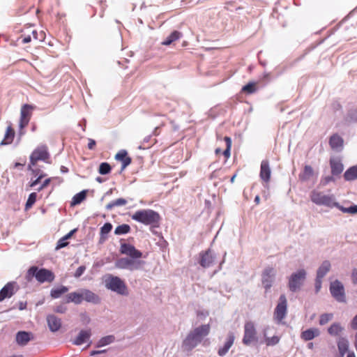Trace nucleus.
Instances as JSON below:
<instances>
[{
	"mask_svg": "<svg viewBox=\"0 0 357 357\" xmlns=\"http://www.w3.org/2000/svg\"><path fill=\"white\" fill-rule=\"evenodd\" d=\"M50 155L48 151V148L46 145H40L36 147L30 155V163L29 169L31 171V176L36 178H43L47 174L40 169L37 162L39 160H43L45 162H50Z\"/></svg>",
	"mask_w": 357,
	"mask_h": 357,
	"instance_id": "f257e3e1",
	"label": "nucleus"
},
{
	"mask_svg": "<svg viewBox=\"0 0 357 357\" xmlns=\"http://www.w3.org/2000/svg\"><path fill=\"white\" fill-rule=\"evenodd\" d=\"M210 331L211 325L209 324L200 325L191 330L183 341V350L192 351L202 342L203 339L210 333Z\"/></svg>",
	"mask_w": 357,
	"mask_h": 357,
	"instance_id": "f03ea898",
	"label": "nucleus"
},
{
	"mask_svg": "<svg viewBox=\"0 0 357 357\" xmlns=\"http://www.w3.org/2000/svg\"><path fill=\"white\" fill-rule=\"evenodd\" d=\"M131 218L146 225H156L159 223L160 216L158 212L153 210L142 209L133 213Z\"/></svg>",
	"mask_w": 357,
	"mask_h": 357,
	"instance_id": "7ed1b4c3",
	"label": "nucleus"
},
{
	"mask_svg": "<svg viewBox=\"0 0 357 357\" xmlns=\"http://www.w3.org/2000/svg\"><path fill=\"white\" fill-rule=\"evenodd\" d=\"M105 286L117 294L127 296L128 290L125 282L118 276L109 275L105 280Z\"/></svg>",
	"mask_w": 357,
	"mask_h": 357,
	"instance_id": "20e7f679",
	"label": "nucleus"
},
{
	"mask_svg": "<svg viewBox=\"0 0 357 357\" xmlns=\"http://www.w3.org/2000/svg\"><path fill=\"white\" fill-rule=\"evenodd\" d=\"M33 277L40 283L52 282L55 278L52 271L46 268L38 269L36 266H31L27 271L26 279L31 280Z\"/></svg>",
	"mask_w": 357,
	"mask_h": 357,
	"instance_id": "39448f33",
	"label": "nucleus"
},
{
	"mask_svg": "<svg viewBox=\"0 0 357 357\" xmlns=\"http://www.w3.org/2000/svg\"><path fill=\"white\" fill-rule=\"evenodd\" d=\"M310 196L311 201L317 205L329 208L338 207V203L335 201L333 195H325L317 190H314Z\"/></svg>",
	"mask_w": 357,
	"mask_h": 357,
	"instance_id": "423d86ee",
	"label": "nucleus"
},
{
	"mask_svg": "<svg viewBox=\"0 0 357 357\" xmlns=\"http://www.w3.org/2000/svg\"><path fill=\"white\" fill-rule=\"evenodd\" d=\"M36 106L29 104H24L20 109V118L19 121L20 134L24 133V129L28 126Z\"/></svg>",
	"mask_w": 357,
	"mask_h": 357,
	"instance_id": "0eeeda50",
	"label": "nucleus"
},
{
	"mask_svg": "<svg viewBox=\"0 0 357 357\" xmlns=\"http://www.w3.org/2000/svg\"><path fill=\"white\" fill-rule=\"evenodd\" d=\"M145 261L142 260H135L132 258H120L115 262V266L121 269H128L130 271L142 269Z\"/></svg>",
	"mask_w": 357,
	"mask_h": 357,
	"instance_id": "6e6552de",
	"label": "nucleus"
},
{
	"mask_svg": "<svg viewBox=\"0 0 357 357\" xmlns=\"http://www.w3.org/2000/svg\"><path fill=\"white\" fill-rule=\"evenodd\" d=\"M306 272L304 269H300L291 275L289 279V288L291 291H296L300 289L305 279Z\"/></svg>",
	"mask_w": 357,
	"mask_h": 357,
	"instance_id": "1a4fd4ad",
	"label": "nucleus"
},
{
	"mask_svg": "<svg viewBox=\"0 0 357 357\" xmlns=\"http://www.w3.org/2000/svg\"><path fill=\"white\" fill-rule=\"evenodd\" d=\"M257 341V331L255 324L252 321H247L244 326V336L243 343L250 345L252 342Z\"/></svg>",
	"mask_w": 357,
	"mask_h": 357,
	"instance_id": "9d476101",
	"label": "nucleus"
},
{
	"mask_svg": "<svg viewBox=\"0 0 357 357\" xmlns=\"http://www.w3.org/2000/svg\"><path fill=\"white\" fill-rule=\"evenodd\" d=\"M330 291L338 302L344 303L346 301L344 285L339 280H336L331 283Z\"/></svg>",
	"mask_w": 357,
	"mask_h": 357,
	"instance_id": "9b49d317",
	"label": "nucleus"
},
{
	"mask_svg": "<svg viewBox=\"0 0 357 357\" xmlns=\"http://www.w3.org/2000/svg\"><path fill=\"white\" fill-rule=\"evenodd\" d=\"M276 275V271L273 267L266 268L261 274V283L266 291L269 290L274 281Z\"/></svg>",
	"mask_w": 357,
	"mask_h": 357,
	"instance_id": "f8f14e48",
	"label": "nucleus"
},
{
	"mask_svg": "<svg viewBox=\"0 0 357 357\" xmlns=\"http://www.w3.org/2000/svg\"><path fill=\"white\" fill-rule=\"evenodd\" d=\"M287 309V301L286 296L282 294L280 296L279 303L277 305L275 312L274 317L278 322H280L286 316Z\"/></svg>",
	"mask_w": 357,
	"mask_h": 357,
	"instance_id": "ddd939ff",
	"label": "nucleus"
},
{
	"mask_svg": "<svg viewBox=\"0 0 357 357\" xmlns=\"http://www.w3.org/2000/svg\"><path fill=\"white\" fill-rule=\"evenodd\" d=\"M114 160L121 164L120 172L131 164L132 158L129 155L128 151L125 149L119 150L114 155Z\"/></svg>",
	"mask_w": 357,
	"mask_h": 357,
	"instance_id": "4468645a",
	"label": "nucleus"
},
{
	"mask_svg": "<svg viewBox=\"0 0 357 357\" xmlns=\"http://www.w3.org/2000/svg\"><path fill=\"white\" fill-rule=\"evenodd\" d=\"M91 329L81 330L77 336L72 341L73 344L77 346L88 342V346L91 344Z\"/></svg>",
	"mask_w": 357,
	"mask_h": 357,
	"instance_id": "2eb2a0df",
	"label": "nucleus"
},
{
	"mask_svg": "<svg viewBox=\"0 0 357 357\" xmlns=\"http://www.w3.org/2000/svg\"><path fill=\"white\" fill-rule=\"evenodd\" d=\"M17 290L16 282H8L0 291V302L10 298Z\"/></svg>",
	"mask_w": 357,
	"mask_h": 357,
	"instance_id": "dca6fc26",
	"label": "nucleus"
},
{
	"mask_svg": "<svg viewBox=\"0 0 357 357\" xmlns=\"http://www.w3.org/2000/svg\"><path fill=\"white\" fill-rule=\"evenodd\" d=\"M120 250L122 254L128 255L133 259H139L142 256V253L130 244H121Z\"/></svg>",
	"mask_w": 357,
	"mask_h": 357,
	"instance_id": "f3484780",
	"label": "nucleus"
},
{
	"mask_svg": "<svg viewBox=\"0 0 357 357\" xmlns=\"http://www.w3.org/2000/svg\"><path fill=\"white\" fill-rule=\"evenodd\" d=\"M330 167L331 169V174L335 176L340 175L344 170V165L341 158L339 157L331 158Z\"/></svg>",
	"mask_w": 357,
	"mask_h": 357,
	"instance_id": "a211bd4d",
	"label": "nucleus"
},
{
	"mask_svg": "<svg viewBox=\"0 0 357 357\" xmlns=\"http://www.w3.org/2000/svg\"><path fill=\"white\" fill-rule=\"evenodd\" d=\"M200 256V265L204 268H208L211 266L215 260V255L211 250H208L206 252H201Z\"/></svg>",
	"mask_w": 357,
	"mask_h": 357,
	"instance_id": "6ab92c4d",
	"label": "nucleus"
},
{
	"mask_svg": "<svg viewBox=\"0 0 357 357\" xmlns=\"http://www.w3.org/2000/svg\"><path fill=\"white\" fill-rule=\"evenodd\" d=\"M33 339V335L30 332L19 331L15 336L17 344L21 347L26 345L29 341Z\"/></svg>",
	"mask_w": 357,
	"mask_h": 357,
	"instance_id": "aec40b11",
	"label": "nucleus"
},
{
	"mask_svg": "<svg viewBox=\"0 0 357 357\" xmlns=\"http://www.w3.org/2000/svg\"><path fill=\"white\" fill-rule=\"evenodd\" d=\"M46 319L50 331L55 333L61 328V320L54 314L47 315Z\"/></svg>",
	"mask_w": 357,
	"mask_h": 357,
	"instance_id": "412c9836",
	"label": "nucleus"
},
{
	"mask_svg": "<svg viewBox=\"0 0 357 357\" xmlns=\"http://www.w3.org/2000/svg\"><path fill=\"white\" fill-rule=\"evenodd\" d=\"M320 334L319 330L316 328H311L304 331L301 334V337L305 341H309L318 337Z\"/></svg>",
	"mask_w": 357,
	"mask_h": 357,
	"instance_id": "4be33fe9",
	"label": "nucleus"
},
{
	"mask_svg": "<svg viewBox=\"0 0 357 357\" xmlns=\"http://www.w3.org/2000/svg\"><path fill=\"white\" fill-rule=\"evenodd\" d=\"M15 130L11 125H9L6 130V132L4 135L3 139L1 141V145H8L10 144L14 139L15 137Z\"/></svg>",
	"mask_w": 357,
	"mask_h": 357,
	"instance_id": "5701e85b",
	"label": "nucleus"
},
{
	"mask_svg": "<svg viewBox=\"0 0 357 357\" xmlns=\"http://www.w3.org/2000/svg\"><path fill=\"white\" fill-rule=\"evenodd\" d=\"M343 139L338 135H333L329 139V145L332 149L340 150L343 146Z\"/></svg>",
	"mask_w": 357,
	"mask_h": 357,
	"instance_id": "b1692460",
	"label": "nucleus"
},
{
	"mask_svg": "<svg viewBox=\"0 0 357 357\" xmlns=\"http://www.w3.org/2000/svg\"><path fill=\"white\" fill-rule=\"evenodd\" d=\"M84 301L93 304H99L100 303V297L93 293L92 291L85 289H84Z\"/></svg>",
	"mask_w": 357,
	"mask_h": 357,
	"instance_id": "393cba45",
	"label": "nucleus"
},
{
	"mask_svg": "<svg viewBox=\"0 0 357 357\" xmlns=\"http://www.w3.org/2000/svg\"><path fill=\"white\" fill-rule=\"evenodd\" d=\"M344 328L339 322H335L332 324L330 327L328 328V333L331 336H338L340 335L344 331Z\"/></svg>",
	"mask_w": 357,
	"mask_h": 357,
	"instance_id": "a878e982",
	"label": "nucleus"
},
{
	"mask_svg": "<svg viewBox=\"0 0 357 357\" xmlns=\"http://www.w3.org/2000/svg\"><path fill=\"white\" fill-rule=\"evenodd\" d=\"M234 341V335L233 333H230L228 336L227 341L225 343L224 346L222 348H220L218 350V354L220 356H225L231 348Z\"/></svg>",
	"mask_w": 357,
	"mask_h": 357,
	"instance_id": "bb28decb",
	"label": "nucleus"
},
{
	"mask_svg": "<svg viewBox=\"0 0 357 357\" xmlns=\"http://www.w3.org/2000/svg\"><path fill=\"white\" fill-rule=\"evenodd\" d=\"M331 264L329 261L326 260L322 262L317 272V277L323 278L330 271Z\"/></svg>",
	"mask_w": 357,
	"mask_h": 357,
	"instance_id": "cd10ccee",
	"label": "nucleus"
},
{
	"mask_svg": "<svg viewBox=\"0 0 357 357\" xmlns=\"http://www.w3.org/2000/svg\"><path fill=\"white\" fill-rule=\"evenodd\" d=\"M260 177L261 178H270L271 177V168L267 160H263L261 163Z\"/></svg>",
	"mask_w": 357,
	"mask_h": 357,
	"instance_id": "c85d7f7f",
	"label": "nucleus"
},
{
	"mask_svg": "<svg viewBox=\"0 0 357 357\" xmlns=\"http://www.w3.org/2000/svg\"><path fill=\"white\" fill-rule=\"evenodd\" d=\"M115 341V336L113 335H106L105 337H101L96 343V347L100 348L102 347H105L109 345Z\"/></svg>",
	"mask_w": 357,
	"mask_h": 357,
	"instance_id": "c756f323",
	"label": "nucleus"
},
{
	"mask_svg": "<svg viewBox=\"0 0 357 357\" xmlns=\"http://www.w3.org/2000/svg\"><path fill=\"white\" fill-rule=\"evenodd\" d=\"M87 192H88L87 190H84L79 192V193L76 194L75 195H74V197H73L72 202H71V205L75 206V205L79 204L82 202H83L86 199Z\"/></svg>",
	"mask_w": 357,
	"mask_h": 357,
	"instance_id": "7c9ffc66",
	"label": "nucleus"
},
{
	"mask_svg": "<svg viewBox=\"0 0 357 357\" xmlns=\"http://www.w3.org/2000/svg\"><path fill=\"white\" fill-rule=\"evenodd\" d=\"M68 291V288L65 286H61L57 288H54L50 291V296L53 298H58L61 296Z\"/></svg>",
	"mask_w": 357,
	"mask_h": 357,
	"instance_id": "2f4dec72",
	"label": "nucleus"
},
{
	"mask_svg": "<svg viewBox=\"0 0 357 357\" xmlns=\"http://www.w3.org/2000/svg\"><path fill=\"white\" fill-rule=\"evenodd\" d=\"M181 33L178 31H174L162 43L163 45H169L173 42L180 38Z\"/></svg>",
	"mask_w": 357,
	"mask_h": 357,
	"instance_id": "473e14b6",
	"label": "nucleus"
},
{
	"mask_svg": "<svg viewBox=\"0 0 357 357\" xmlns=\"http://www.w3.org/2000/svg\"><path fill=\"white\" fill-rule=\"evenodd\" d=\"M66 303H73L76 305L80 304V296L79 291L68 294L66 295Z\"/></svg>",
	"mask_w": 357,
	"mask_h": 357,
	"instance_id": "72a5a7b5",
	"label": "nucleus"
},
{
	"mask_svg": "<svg viewBox=\"0 0 357 357\" xmlns=\"http://www.w3.org/2000/svg\"><path fill=\"white\" fill-rule=\"evenodd\" d=\"M264 342L267 346H274L280 342V337L273 335L271 337L267 336L266 328L264 331Z\"/></svg>",
	"mask_w": 357,
	"mask_h": 357,
	"instance_id": "f704fd0d",
	"label": "nucleus"
},
{
	"mask_svg": "<svg viewBox=\"0 0 357 357\" xmlns=\"http://www.w3.org/2000/svg\"><path fill=\"white\" fill-rule=\"evenodd\" d=\"M257 90V82H250L242 88L241 91L248 94H252L256 92Z\"/></svg>",
	"mask_w": 357,
	"mask_h": 357,
	"instance_id": "c9c22d12",
	"label": "nucleus"
},
{
	"mask_svg": "<svg viewBox=\"0 0 357 357\" xmlns=\"http://www.w3.org/2000/svg\"><path fill=\"white\" fill-rule=\"evenodd\" d=\"M344 178H357V165L351 167L344 172Z\"/></svg>",
	"mask_w": 357,
	"mask_h": 357,
	"instance_id": "e433bc0d",
	"label": "nucleus"
},
{
	"mask_svg": "<svg viewBox=\"0 0 357 357\" xmlns=\"http://www.w3.org/2000/svg\"><path fill=\"white\" fill-rule=\"evenodd\" d=\"M112 170V166L106 162L100 163L98 168V173L101 175L108 174Z\"/></svg>",
	"mask_w": 357,
	"mask_h": 357,
	"instance_id": "4c0bfd02",
	"label": "nucleus"
},
{
	"mask_svg": "<svg viewBox=\"0 0 357 357\" xmlns=\"http://www.w3.org/2000/svg\"><path fill=\"white\" fill-rule=\"evenodd\" d=\"M333 318V313H324L320 315L319 324L321 326H324L328 324L330 321H331Z\"/></svg>",
	"mask_w": 357,
	"mask_h": 357,
	"instance_id": "58836bf2",
	"label": "nucleus"
},
{
	"mask_svg": "<svg viewBox=\"0 0 357 357\" xmlns=\"http://www.w3.org/2000/svg\"><path fill=\"white\" fill-rule=\"evenodd\" d=\"M130 227L127 224H123L116 227L114 234L116 235H121L127 234L130 231Z\"/></svg>",
	"mask_w": 357,
	"mask_h": 357,
	"instance_id": "ea45409f",
	"label": "nucleus"
},
{
	"mask_svg": "<svg viewBox=\"0 0 357 357\" xmlns=\"http://www.w3.org/2000/svg\"><path fill=\"white\" fill-rule=\"evenodd\" d=\"M224 140L226 142V149L223 151V155L226 159L230 157V150L231 147V139L229 137L225 136Z\"/></svg>",
	"mask_w": 357,
	"mask_h": 357,
	"instance_id": "a19ab883",
	"label": "nucleus"
},
{
	"mask_svg": "<svg viewBox=\"0 0 357 357\" xmlns=\"http://www.w3.org/2000/svg\"><path fill=\"white\" fill-rule=\"evenodd\" d=\"M127 203V201L123 198H119L115 201L108 204L106 206L107 209H112L114 206H123Z\"/></svg>",
	"mask_w": 357,
	"mask_h": 357,
	"instance_id": "79ce46f5",
	"label": "nucleus"
},
{
	"mask_svg": "<svg viewBox=\"0 0 357 357\" xmlns=\"http://www.w3.org/2000/svg\"><path fill=\"white\" fill-rule=\"evenodd\" d=\"M36 197L37 195L36 192H32L29 195L25 205L26 209H29L33 205V204L36 202Z\"/></svg>",
	"mask_w": 357,
	"mask_h": 357,
	"instance_id": "37998d69",
	"label": "nucleus"
},
{
	"mask_svg": "<svg viewBox=\"0 0 357 357\" xmlns=\"http://www.w3.org/2000/svg\"><path fill=\"white\" fill-rule=\"evenodd\" d=\"M29 29H27L26 28V32L25 31H23V33L21 35L20 38L22 39V43L24 44L30 43L31 41V33L29 32Z\"/></svg>",
	"mask_w": 357,
	"mask_h": 357,
	"instance_id": "c03bdc74",
	"label": "nucleus"
},
{
	"mask_svg": "<svg viewBox=\"0 0 357 357\" xmlns=\"http://www.w3.org/2000/svg\"><path fill=\"white\" fill-rule=\"evenodd\" d=\"M337 208H340L344 213H349L351 214L357 213V205H354L349 208H344L343 206H340L338 205Z\"/></svg>",
	"mask_w": 357,
	"mask_h": 357,
	"instance_id": "a18cd8bd",
	"label": "nucleus"
},
{
	"mask_svg": "<svg viewBox=\"0 0 357 357\" xmlns=\"http://www.w3.org/2000/svg\"><path fill=\"white\" fill-rule=\"evenodd\" d=\"M112 225L111 223H105L100 229V234L103 236L111 231Z\"/></svg>",
	"mask_w": 357,
	"mask_h": 357,
	"instance_id": "49530a36",
	"label": "nucleus"
},
{
	"mask_svg": "<svg viewBox=\"0 0 357 357\" xmlns=\"http://www.w3.org/2000/svg\"><path fill=\"white\" fill-rule=\"evenodd\" d=\"M338 349L342 355L347 351L348 349V344L347 341L342 340L340 341L337 344Z\"/></svg>",
	"mask_w": 357,
	"mask_h": 357,
	"instance_id": "de8ad7c7",
	"label": "nucleus"
},
{
	"mask_svg": "<svg viewBox=\"0 0 357 357\" xmlns=\"http://www.w3.org/2000/svg\"><path fill=\"white\" fill-rule=\"evenodd\" d=\"M314 174L313 169L310 165H305L303 171V176L307 178L312 177Z\"/></svg>",
	"mask_w": 357,
	"mask_h": 357,
	"instance_id": "09e8293b",
	"label": "nucleus"
},
{
	"mask_svg": "<svg viewBox=\"0 0 357 357\" xmlns=\"http://www.w3.org/2000/svg\"><path fill=\"white\" fill-rule=\"evenodd\" d=\"M85 270L86 267L84 266H80L75 272L74 276L75 278H79L83 274Z\"/></svg>",
	"mask_w": 357,
	"mask_h": 357,
	"instance_id": "8fccbe9b",
	"label": "nucleus"
},
{
	"mask_svg": "<svg viewBox=\"0 0 357 357\" xmlns=\"http://www.w3.org/2000/svg\"><path fill=\"white\" fill-rule=\"evenodd\" d=\"M67 310V307L63 305H58L56 306L54 309V311L56 313H60V314H63L66 312Z\"/></svg>",
	"mask_w": 357,
	"mask_h": 357,
	"instance_id": "3c124183",
	"label": "nucleus"
},
{
	"mask_svg": "<svg viewBox=\"0 0 357 357\" xmlns=\"http://www.w3.org/2000/svg\"><path fill=\"white\" fill-rule=\"evenodd\" d=\"M68 244V243L66 240H63V238H61V239L59 240V241L57 243V245L56 246V250H59L62 248H64Z\"/></svg>",
	"mask_w": 357,
	"mask_h": 357,
	"instance_id": "603ef678",
	"label": "nucleus"
},
{
	"mask_svg": "<svg viewBox=\"0 0 357 357\" xmlns=\"http://www.w3.org/2000/svg\"><path fill=\"white\" fill-rule=\"evenodd\" d=\"M27 29H29V32H30L31 34H32L33 39L38 40V33H37V31L36 29H32L31 26L28 27ZM43 38L44 37L42 36L41 38H39V40H42L43 39Z\"/></svg>",
	"mask_w": 357,
	"mask_h": 357,
	"instance_id": "864d4df0",
	"label": "nucleus"
},
{
	"mask_svg": "<svg viewBox=\"0 0 357 357\" xmlns=\"http://www.w3.org/2000/svg\"><path fill=\"white\" fill-rule=\"evenodd\" d=\"M350 326L354 330H357V314L354 317L350 322Z\"/></svg>",
	"mask_w": 357,
	"mask_h": 357,
	"instance_id": "5fc2aeb1",
	"label": "nucleus"
},
{
	"mask_svg": "<svg viewBox=\"0 0 357 357\" xmlns=\"http://www.w3.org/2000/svg\"><path fill=\"white\" fill-rule=\"evenodd\" d=\"M321 280L322 278H316V280H315V289H316V291L318 292L321 287Z\"/></svg>",
	"mask_w": 357,
	"mask_h": 357,
	"instance_id": "6e6d98bb",
	"label": "nucleus"
},
{
	"mask_svg": "<svg viewBox=\"0 0 357 357\" xmlns=\"http://www.w3.org/2000/svg\"><path fill=\"white\" fill-rule=\"evenodd\" d=\"M96 145V142L93 139H89V143H88V149L90 150H93L95 149Z\"/></svg>",
	"mask_w": 357,
	"mask_h": 357,
	"instance_id": "4d7b16f0",
	"label": "nucleus"
},
{
	"mask_svg": "<svg viewBox=\"0 0 357 357\" xmlns=\"http://www.w3.org/2000/svg\"><path fill=\"white\" fill-rule=\"evenodd\" d=\"M76 231V229H73L70 231L68 234H67L65 236H63V240L67 241L68 238H70L72 235Z\"/></svg>",
	"mask_w": 357,
	"mask_h": 357,
	"instance_id": "13d9d810",
	"label": "nucleus"
},
{
	"mask_svg": "<svg viewBox=\"0 0 357 357\" xmlns=\"http://www.w3.org/2000/svg\"><path fill=\"white\" fill-rule=\"evenodd\" d=\"M84 289H81L79 290V296H80V303H82L83 301H84Z\"/></svg>",
	"mask_w": 357,
	"mask_h": 357,
	"instance_id": "bf43d9fd",
	"label": "nucleus"
},
{
	"mask_svg": "<svg viewBox=\"0 0 357 357\" xmlns=\"http://www.w3.org/2000/svg\"><path fill=\"white\" fill-rule=\"evenodd\" d=\"M352 280L354 282V283H356L357 284V270H354L352 273Z\"/></svg>",
	"mask_w": 357,
	"mask_h": 357,
	"instance_id": "052dcab7",
	"label": "nucleus"
},
{
	"mask_svg": "<svg viewBox=\"0 0 357 357\" xmlns=\"http://www.w3.org/2000/svg\"><path fill=\"white\" fill-rule=\"evenodd\" d=\"M50 181V180H45L44 183L38 188V190L40 191L43 188L46 187L49 184Z\"/></svg>",
	"mask_w": 357,
	"mask_h": 357,
	"instance_id": "680f3d73",
	"label": "nucleus"
},
{
	"mask_svg": "<svg viewBox=\"0 0 357 357\" xmlns=\"http://www.w3.org/2000/svg\"><path fill=\"white\" fill-rule=\"evenodd\" d=\"M25 308H26V303H22V302L20 303L19 309H20V310H24V309H25Z\"/></svg>",
	"mask_w": 357,
	"mask_h": 357,
	"instance_id": "e2e57ef3",
	"label": "nucleus"
},
{
	"mask_svg": "<svg viewBox=\"0 0 357 357\" xmlns=\"http://www.w3.org/2000/svg\"><path fill=\"white\" fill-rule=\"evenodd\" d=\"M40 180H34V181H33L31 184H30V187H34L35 185H36L38 183H39Z\"/></svg>",
	"mask_w": 357,
	"mask_h": 357,
	"instance_id": "0e129e2a",
	"label": "nucleus"
},
{
	"mask_svg": "<svg viewBox=\"0 0 357 357\" xmlns=\"http://www.w3.org/2000/svg\"><path fill=\"white\" fill-rule=\"evenodd\" d=\"M97 354H100L98 350H93V351H91V353H90V356H95V355H97Z\"/></svg>",
	"mask_w": 357,
	"mask_h": 357,
	"instance_id": "69168bd1",
	"label": "nucleus"
},
{
	"mask_svg": "<svg viewBox=\"0 0 357 357\" xmlns=\"http://www.w3.org/2000/svg\"><path fill=\"white\" fill-rule=\"evenodd\" d=\"M255 202L256 203V204H259V202H260V197L259 195H257L255 198Z\"/></svg>",
	"mask_w": 357,
	"mask_h": 357,
	"instance_id": "338daca9",
	"label": "nucleus"
},
{
	"mask_svg": "<svg viewBox=\"0 0 357 357\" xmlns=\"http://www.w3.org/2000/svg\"><path fill=\"white\" fill-rule=\"evenodd\" d=\"M61 172H63V173H66V172H67L68 171V168H67V167H64V166H61Z\"/></svg>",
	"mask_w": 357,
	"mask_h": 357,
	"instance_id": "774afa93",
	"label": "nucleus"
}]
</instances>
